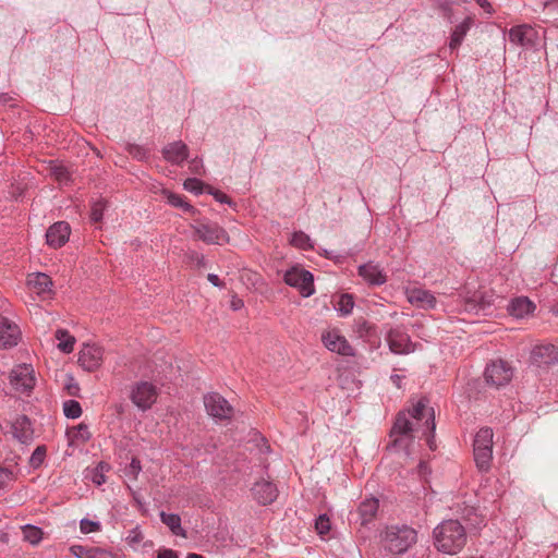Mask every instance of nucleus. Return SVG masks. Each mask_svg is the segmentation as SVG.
Here are the masks:
<instances>
[{"instance_id": "nucleus-42", "label": "nucleus", "mask_w": 558, "mask_h": 558, "mask_svg": "<svg viewBox=\"0 0 558 558\" xmlns=\"http://www.w3.org/2000/svg\"><path fill=\"white\" fill-rule=\"evenodd\" d=\"M315 527L320 535H325L330 531V520L326 514H320L315 522Z\"/></svg>"}, {"instance_id": "nucleus-40", "label": "nucleus", "mask_w": 558, "mask_h": 558, "mask_svg": "<svg viewBox=\"0 0 558 558\" xmlns=\"http://www.w3.org/2000/svg\"><path fill=\"white\" fill-rule=\"evenodd\" d=\"M46 452H47V449L45 446H38L32 453L31 456V459H29V463L33 468H39L45 458H46Z\"/></svg>"}, {"instance_id": "nucleus-44", "label": "nucleus", "mask_w": 558, "mask_h": 558, "mask_svg": "<svg viewBox=\"0 0 558 558\" xmlns=\"http://www.w3.org/2000/svg\"><path fill=\"white\" fill-rule=\"evenodd\" d=\"M80 529L84 534L97 532L100 530V523L88 519H83L80 522Z\"/></svg>"}, {"instance_id": "nucleus-14", "label": "nucleus", "mask_w": 558, "mask_h": 558, "mask_svg": "<svg viewBox=\"0 0 558 558\" xmlns=\"http://www.w3.org/2000/svg\"><path fill=\"white\" fill-rule=\"evenodd\" d=\"M509 40L513 45L529 49L537 45L538 34L527 24L517 25L510 28Z\"/></svg>"}, {"instance_id": "nucleus-9", "label": "nucleus", "mask_w": 558, "mask_h": 558, "mask_svg": "<svg viewBox=\"0 0 558 558\" xmlns=\"http://www.w3.org/2000/svg\"><path fill=\"white\" fill-rule=\"evenodd\" d=\"M386 341L390 351L395 354H409L415 351L416 344L412 342L411 337L403 327L390 328L387 332Z\"/></svg>"}, {"instance_id": "nucleus-10", "label": "nucleus", "mask_w": 558, "mask_h": 558, "mask_svg": "<svg viewBox=\"0 0 558 558\" xmlns=\"http://www.w3.org/2000/svg\"><path fill=\"white\" fill-rule=\"evenodd\" d=\"M322 342L331 352L342 356H354L355 350L337 328L325 330L322 333Z\"/></svg>"}, {"instance_id": "nucleus-46", "label": "nucleus", "mask_w": 558, "mask_h": 558, "mask_svg": "<svg viewBox=\"0 0 558 558\" xmlns=\"http://www.w3.org/2000/svg\"><path fill=\"white\" fill-rule=\"evenodd\" d=\"M207 193L213 195L214 198L221 204H230L231 203V199L227 194H225L223 192L216 190L211 186H207Z\"/></svg>"}, {"instance_id": "nucleus-41", "label": "nucleus", "mask_w": 558, "mask_h": 558, "mask_svg": "<svg viewBox=\"0 0 558 558\" xmlns=\"http://www.w3.org/2000/svg\"><path fill=\"white\" fill-rule=\"evenodd\" d=\"M128 153L137 160H144L148 157V150L137 144H129Z\"/></svg>"}, {"instance_id": "nucleus-49", "label": "nucleus", "mask_w": 558, "mask_h": 558, "mask_svg": "<svg viewBox=\"0 0 558 558\" xmlns=\"http://www.w3.org/2000/svg\"><path fill=\"white\" fill-rule=\"evenodd\" d=\"M13 478V472L5 468H0V488H2L7 482Z\"/></svg>"}, {"instance_id": "nucleus-30", "label": "nucleus", "mask_w": 558, "mask_h": 558, "mask_svg": "<svg viewBox=\"0 0 558 558\" xmlns=\"http://www.w3.org/2000/svg\"><path fill=\"white\" fill-rule=\"evenodd\" d=\"M160 520L163 524H166L170 531L177 536H186L185 530L181 526V518L175 513H166L165 511L160 512Z\"/></svg>"}, {"instance_id": "nucleus-17", "label": "nucleus", "mask_w": 558, "mask_h": 558, "mask_svg": "<svg viewBox=\"0 0 558 558\" xmlns=\"http://www.w3.org/2000/svg\"><path fill=\"white\" fill-rule=\"evenodd\" d=\"M21 339L20 327L9 318L0 315V349L15 347Z\"/></svg>"}, {"instance_id": "nucleus-2", "label": "nucleus", "mask_w": 558, "mask_h": 558, "mask_svg": "<svg viewBox=\"0 0 558 558\" xmlns=\"http://www.w3.org/2000/svg\"><path fill=\"white\" fill-rule=\"evenodd\" d=\"M466 543L468 533L459 520H444L433 530V544L441 554L457 555L462 551Z\"/></svg>"}, {"instance_id": "nucleus-25", "label": "nucleus", "mask_w": 558, "mask_h": 558, "mask_svg": "<svg viewBox=\"0 0 558 558\" xmlns=\"http://www.w3.org/2000/svg\"><path fill=\"white\" fill-rule=\"evenodd\" d=\"M70 550L76 558H114L111 551L100 547L72 545Z\"/></svg>"}, {"instance_id": "nucleus-7", "label": "nucleus", "mask_w": 558, "mask_h": 558, "mask_svg": "<svg viewBox=\"0 0 558 558\" xmlns=\"http://www.w3.org/2000/svg\"><path fill=\"white\" fill-rule=\"evenodd\" d=\"M195 235L207 244H223L229 241L227 231L216 222H198L192 226Z\"/></svg>"}, {"instance_id": "nucleus-37", "label": "nucleus", "mask_w": 558, "mask_h": 558, "mask_svg": "<svg viewBox=\"0 0 558 558\" xmlns=\"http://www.w3.org/2000/svg\"><path fill=\"white\" fill-rule=\"evenodd\" d=\"M107 207V201L100 198L92 204L90 208V220L93 222H100L104 217L105 209Z\"/></svg>"}, {"instance_id": "nucleus-11", "label": "nucleus", "mask_w": 558, "mask_h": 558, "mask_svg": "<svg viewBox=\"0 0 558 558\" xmlns=\"http://www.w3.org/2000/svg\"><path fill=\"white\" fill-rule=\"evenodd\" d=\"M10 383L16 391L29 393L36 383L33 366L31 364L16 365L11 372Z\"/></svg>"}, {"instance_id": "nucleus-51", "label": "nucleus", "mask_w": 558, "mask_h": 558, "mask_svg": "<svg viewBox=\"0 0 558 558\" xmlns=\"http://www.w3.org/2000/svg\"><path fill=\"white\" fill-rule=\"evenodd\" d=\"M417 472L421 476L425 477L426 475L430 474L432 470L429 468L428 462L421 461L417 465Z\"/></svg>"}, {"instance_id": "nucleus-22", "label": "nucleus", "mask_w": 558, "mask_h": 558, "mask_svg": "<svg viewBox=\"0 0 558 558\" xmlns=\"http://www.w3.org/2000/svg\"><path fill=\"white\" fill-rule=\"evenodd\" d=\"M378 508L379 500L375 497L366 498L365 500L361 501L356 509L360 524L365 526L371 523L376 518Z\"/></svg>"}, {"instance_id": "nucleus-24", "label": "nucleus", "mask_w": 558, "mask_h": 558, "mask_svg": "<svg viewBox=\"0 0 558 558\" xmlns=\"http://www.w3.org/2000/svg\"><path fill=\"white\" fill-rule=\"evenodd\" d=\"M28 286L32 291L41 295L44 299L49 296L52 292V280L51 278L43 272H36L29 276Z\"/></svg>"}, {"instance_id": "nucleus-61", "label": "nucleus", "mask_w": 558, "mask_h": 558, "mask_svg": "<svg viewBox=\"0 0 558 558\" xmlns=\"http://www.w3.org/2000/svg\"><path fill=\"white\" fill-rule=\"evenodd\" d=\"M464 2H466L468 0H463Z\"/></svg>"}, {"instance_id": "nucleus-26", "label": "nucleus", "mask_w": 558, "mask_h": 558, "mask_svg": "<svg viewBox=\"0 0 558 558\" xmlns=\"http://www.w3.org/2000/svg\"><path fill=\"white\" fill-rule=\"evenodd\" d=\"M353 332L364 341H371L376 336V326L364 317H356L352 324Z\"/></svg>"}, {"instance_id": "nucleus-33", "label": "nucleus", "mask_w": 558, "mask_h": 558, "mask_svg": "<svg viewBox=\"0 0 558 558\" xmlns=\"http://www.w3.org/2000/svg\"><path fill=\"white\" fill-rule=\"evenodd\" d=\"M354 307V299L352 294L343 293L340 295L336 310L341 316H348L352 313Z\"/></svg>"}, {"instance_id": "nucleus-48", "label": "nucleus", "mask_w": 558, "mask_h": 558, "mask_svg": "<svg viewBox=\"0 0 558 558\" xmlns=\"http://www.w3.org/2000/svg\"><path fill=\"white\" fill-rule=\"evenodd\" d=\"M142 471V464L141 461L137 458H132L128 472L130 475H132L134 478H137L140 472Z\"/></svg>"}, {"instance_id": "nucleus-32", "label": "nucleus", "mask_w": 558, "mask_h": 558, "mask_svg": "<svg viewBox=\"0 0 558 558\" xmlns=\"http://www.w3.org/2000/svg\"><path fill=\"white\" fill-rule=\"evenodd\" d=\"M54 336L59 340L58 348L61 352L69 354L74 350L75 338L68 330L58 329Z\"/></svg>"}, {"instance_id": "nucleus-59", "label": "nucleus", "mask_w": 558, "mask_h": 558, "mask_svg": "<svg viewBox=\"0 0 558 558\" xmlns=\"http://www.w3.org/2000/svg\"><path fill=\"white\" fill-rule=\"evenodd\" d=\"M186 558H204V557L198 554H189Z\"/></svg>"}, {"instance_id": "nucleus-12", "label": "nucleus", "mask_w": 558, "mask_h": 558, "mask_svg": "<svg viewBox=\"0 0 558 558\" xmlns=\"http://www.w3.org/2000/svg\"><path fill=\"white\" fill-rule=\"evenodd\" d=\"M204 404L207 413L218 420H230L233 415V408L219 393L211 392L204 397Z\"/></svg>"}, {"instance_id": "nucleus-28", "label": "nucleus", "mask_w": 558, "mask_h": 558, "mask_svg": "<svg viewBox=\"0 0 558 558\" xmlns=\"http://www.w3.org/2000/svg\"><path fill=\"white\" fill-rule=\"evenodd\" d=\"M472 24V19L466 17L464 21H462L460 24H458L450 37L449 48L451 50H456L459 48L461 43L463 41L465 35L470 31Z\"/></svg>"}, {"instance_id": "nucleus-57", "label": "nucleus", "mask_w": 558, "mask_h": 558, "mask_svg": "<svg viewBox=\"0 0 558 558\" xmlns=\"http://www.w3.org/2000/svg\"><path fill=\"white\" fill-rule=\"evenodd\" d=\"M66 389H68L69 395H71V396H76L77 391L80 390V388L76 384L68 385Z\"/></svg>"}, {"instance_id": "nucleus-23", "label": "nucleus", "mask_w": 558, "mask_h": 558, "mask_svg": "<svg viewBox=\"0 0 558 558\" xmlns=\"http://www.w3.org/2000/svg\"><path fill=\"white\" fill-rule=\"evenodd\" d=\"M162 156L167 161L179 166L187 159L189 148L181 141L173 142L162 149Z\"/></svg>"}, {"instance_id": "nucleus-52", "label": "nucleus", "mask_w": 558, "mask_h": 558, "mask_svg": "<svg viewBox=\"0 0 558 558\" xmlns=\"http://www.w3.org/2000/svg\"><path fill=\"white\" fill-rule=\"evenodd\" d=\"M191 259L195 262L197 267H205L206 266V259L205 256L198 253H193L191 256Z\"/></svg>"}, {"instance_id": "nucleus-8", "label": "nucleus", "mask_w": 558, "mask_h": 558, "mask_svg": "<svg viewBox=\"0 0 558 558\" xmlns=\"http://www.w3.org/2000/svg\"><path fill=\"white\" fill-rule=\"evenodd\" d=\"M484 376L487 384L498 388L511 380L513 369L506 361L497 360L486 366Z\"/></svg>"}, {"instance_id": "nucleus-21", "label": "nucleus", "mask_w": 558, "mask_h": 558, "mask_svg": "<svg viewBox=\"0 0 558 558\" xmlns=\"http://www.w3.org/2000/svg\"><path fill=\"white\" fill-rule=\"evenodd\" d=\"M407 299L412 305L424 310H433L437 303L435 295L430 291L422 288L408 290Z\"/></svg>"}, {"instance_id": "nucleus-47", "label": "nucleus", "mask_w": 558, "mask_h": 558, "mask_svg": "<svg viewBox=\"0 0 558 558\" xmlns=\"http://www.w3.org/2000/svg\"><path fill=\"white\" fill-rule=\"evenodd\" d=\"M420 433H421V437L425 438L426 445L428 446V448L432 451L436 450L437 445H436V440H435V430L434 432H429V430H424V428H422L420 430Z\"/></svg>"}, {"instance_id": "nucleus-38", "label": "nucleus", "mask_w": 558, "mask_h": 558, "mask_svg": "<svg viewBox=\"0 0 558 558\" xmlns=\"http://www.w3.org/2000/svg\"><path fill=\"white\" fill-rule=\"evenodd\" d=\"M291 244L301 250H307L312 247L311 238L303 231L293 233Z\"/></svg>"}, {"instance_id": "nucleus-13", "label": "nucleus", "mask_w": 558, "mask_h": 558, "mask_svg": "<svg viewBox=\"0 0 558 558\" xmlns=\"http://www.w3.org/2000/svg\"><path fill=\"white\" fill-rule=\"evenodd\" d=\"M251 494L258 505L268 506L278 498L279 490L274 482L262 478L254 483Z\"/></svg>"}, {"instance_id": "nucleus-55", "label": "nucleus", "mask_w": 558, "mask_h": 558, "mask_svg": "<svg viewBox=\"0 0 558 558\" xmlns=\"http://www.w3.org/2000/svg\"><path fill=\"white\" fill-rule=\"evenodd\" d=\"M486 13L493 12V7L488 0H474Z\"/></svg>"}, {"instance_id": "nucleus-60", "label": "nucleus", "mask_w": 558, "mask_h": 558, "mask_svg": "<svg viewBox=\"0 0 558 558\" xmlns=\"http://www.w3.org/2000/svg\"><path fill=\"white\" fill-rule=\"evenodd\" d=\"M118 413H122L123 412V407L122 405H119V408L117 409Z\"/></svg>"}, {"instance_id": "nucleus-54", "label": "nucleus", "mask_w": 558, "mask_h": 558, "mask_svg": "<svg viewBox=\"0 0 558 558\" xmlns=\"http://www.w3.org/2000/svg\"><path fill=\"white\" fill-rule=\"evenodd\" d=\"M208 281L214 284L215 287H223V282L220 280V278L215 274H208L207 276Z\"/></svg>"}, {"instance_id": "nucleus-45", "label": "nucleus", "mask_w": 558, "mask_h": 558, "mask_svg": "<svg viewBox=\"0 0 558 558\" xmlns=\"http://www.w3.org/2000/svg\"><path fill=\"white\" fill-rule=\"evenodd\" d=\"M108 469H109L108 464H106L104 462L99 463L93 474L92 481L98 486L102 485L106 482L104 471L108 470Z\"/></svg>"}, {"instance_id": "nucleus-56", "label": "nucleus", "mask_w": 558, "mask_h": 558, "mask_svg": "<svg viewBox=\"0 0 558 558\" xmlns=\"http://www.w3.org/2000/svg\"><path fill=\"white\" fill-rule=\"evenodd\" d=\"M402 376L398 375V374H392L390 376V380L393 383V385L397 387V388H401V383H402Z\"/></svg>"}, {"instance_id": "nucleus-3", "label": "nucleus", "mask_w": 558, "mask_h": 558, "mask_svg": "<svg viewBox=\"0 0 558 558\" xmlns=\"http://www.w3.org/2000/svg\"><path fill=\"white\" fill-rule=\"evenodd\" d=\"M380 539L385 550L402 555L416 544L417 531L408 524H390L381 531Z\"/></svg>"}, {"instance_id": "nucleus-19", "label": "nucleus", "mask_w": 558, "mask_h": 558, "mask_svg": "<svg viewBox=\"0 0 558 558\" xmlns=\"http://www.w3.org/2000/svg\"><path fill=\"white\" fill-rule=\"evenodd\" d=\"M531 359L539 367L555 365L558 363V347L551 343L536 345L532 350Z\"/></svg>"}, {"instance_id": "nucleus-50", "label": "nucleus", "mask_w": 558, "mask_h": 558, "mask_svg": "<svg viewBox=\"0 0 558 558\" xmlns=\"http://www.w3.org/2000/svg\"><path fill=\"white\" fill-rule=\"evenodd\" d=\"M203 162L202 160L195 158L190 161L189 169L194 174H202L203 173Z\"/></svg>"}, {"instance_id": "nucleus-20", "label": "nucleus", "mask_w": 558, "mask_h": 558, "mask_svg": "<svg viewBox=\"0 0 558 558\" xmlns=\"http://www.w3.org/2000/svg\"><path fill=\"white\" fill-rule=\"evenodd\" d=\"M11 433L14 439L21 444H29L34 438L32 422L27 415H19L11 423Z\"/></svg>"}, {"instance_id": "nucleus-31", "label": "nucleus", "mask_w": 558, "mask_h": 558, "mask_svg": "<svg viewBox=\"0 0 558 558\" xmlns=\"http://www.w3.org/2000/svg\"><path fill=\"white\" fill-rule=\"evenodd\" d=\"M162 195L171 206L181 208L185 213H194V207L185 201L184 196L175 194L169 190H162Z\"/></svg>"}, {"instance_id": "nucleus-16", "label": "nucleus", "mask_w": 558, "mask_h": 558, "mask_svg": "<svg viewBox=\"0 0 558 558\" xmlns=\"http://www.w3.org/2000/svg\"><path fill=\"white\" fill-rule=\"evenodd\" d=\"M357 275L368 284L380 287L387 282V274L379 264L368 262L357 267Z\"/></svg>"}, {"instance_id": "nucleus-39", "label": "nucleus", "mask_w": 558, "mask_h": 558, "mask_svg": "<svg viewBox=\"0 0 558 558\" xmlns=\"http://www.w3.org/2000/svg\"><path fill=\"white\" fill-rule=\"evenodd\" d=\"M183 186L186 191L202 194L203 192H207V186L203 181L196 178H189L184 181Z\"/></svg>"}, {"instance_id": "nucleus-6", "label": "nucleus", "mask_w": 558, "mask_h": 558, "mask_svg": "<svg viewBox=\"0 0 558 558\" xmlns=\"http://www.w3.org/2000/svg\"><path fill=\"white\" fill-rule=\"evenodd\" d=\"M283 281L300 291L301 295L308 298L314 294V276L311 271L300 268L291 267L283 275Z\"/></svg>"}, {"instance_id": "nucleus-34", "label": "nucleus", "mask_w": 558, "mask_h": 558, "mask_svg": "<svg viewBox=\"0 0 558 558\" xmlns=\"http://www.w3.org/2000/svg\"><path fill=\"white\" fill-rule=\"evenodd\" d=\"M50 174L60 184H68L71 181V173L63 165H52L50 168Z\"/></svg>"}, {"instance_id": "nucleus-5", "label": "nucleus", "mask_w": 558, "mask_h": 558, "mask_svg": "<svg viewBox=\"0 0 558 558\" xmlns=\"http://www.w3.org/2000/svg\"><path fill=\"white\" fill-rule=\"evenodd\" d=\"M129 398L138 410L145 412L156 403L158 389L150 381L140 380L130 385Z\"/></svg>"}, {"instance_id": "nucleus-29", "label": "nucleus", "mask_w": 558, "mask_h": 558, "mask_svg": "<svg viewBox=\"0 0 558 558\" xmlns=\"http://www.w3.org/2000/svg\"><path fill=\"white\" fill-rule=\"evenodd\" d=\"M70 444L80 442L85 444L92 438L89 427L85 423H81L66 432Z\"/></svg>"}, {"instance_id": "nucleus-58", "label": "nucleus", "mask_w": 558, "mask_h": 558, "mask_svg": "<svg viewBox=\"0 0 558 558\" xmlns=\"http://www.w3.org/2000/svg\"><path fill=\"white\" fill-rule=\"evenodd\" d=\"M242 306H243V301H242V300H240V299L233 300V301L231 302V307H232L234 311L240 310Z\"/></svg>"}, {"instance_id": "nucleus-53", "label": "nucleus", "mask_w": 558, "mask_h": 558, "mask_svg": "<svg viewBox=\"0 0 558 558\" xmlns=\"http://www.w3.org/2000/svg\"><path fill=\"white\" fill-rule=\"evenodd\" d=\"M157 558H179L172 549H162L158 551Z\"/></svg>"}, {"instance_id": "nucleus-18", "label": "nucleus", "mask_w": 558, "mask_h": 558, "mask_svg": "<svg viewBox=\"0 0 558 558\" xmlns=\"http://www.w3.org/2000/svg\"><path fill=\"white\" fill-rule=\"evenodd\" d=\"M71 227L66 221H57L46 232V242L52 248L62 247L70 239Z\"/></svg>"}, {"instance_id": "nucleus-27", "label": "nucleus", "mask_w": 558, "mask_h": 558, "mask_svg": "<svg viewBox=\"0 0 558 558\" xmlns=\"http://www.w3.org/2000/svg\"><path fill=\"white\" fill-rule=\"evenodd\" d=\"M534 308L535 305L527 298L521 296L511 301L508 311L511 316L522 318L532 313Z\"/></svg>"}, {"instance_id": "nucleus-35", "label": "nucleus", "mask_w": 558, "mask_h": 558, "mask_svg": "<svg viewBox=\"0 0 558 558\" xmlns=\"http://www.w3.org/2000/svg\"><path fill=\"white\" fill-rule=\"evenodd\" d=\"M43 530L35 525H26L23 529L24 539L32 545H37L43 539Z\"/></svg>"}, {"instance_id": "nucleus-15", "label": "nucleus", "mask_w": 558, "mask_h": 558, "mask_svg": "<svg viewBox=\"0 0 558 558\" xmlns=\"http://www.w3.org/2000/svg\"><path fill=\"white\" fill-rule=\"evenodd\" d=\"M104 350L97 344H84L78 354L80 365L87 372H95L102 363Z\"/></svg>"}, {"instance_id": "nucleus-36", "label": "nucleus", "mask_w": 558, "mask_h": 558, "mask_svg": "<svg viewBox=\"0 0 558 558\" xmlns=\"http://www.w3.org/2000/svg\"><path fill=\"white\" fill-rule=\"evenodd\" d=\"M63 412L68 418H78L82 415V407L76 400H66L63 403Z\"/></svg>"}, {"instance_id": "nucleus-1", "label": "nucleus", "mask_w": 558, "mask_h": 558, "mask_svg": "<svg viewBox=\"0 0 558 558\" xmlns=\"http://www.w3.org/2000/svg\"><path fill=\"white\" fill-rule=\"evenodd\" d=\"M422 428L429 432L436 429L435 411L429 407L427 397H421L412 409L397 414L389 434L391 438L389 447L408 449L415 437L414 434H418Z\"/></svg>"}, {"instance_id": "nucleus-4", "label": "nucleus", "mask_w": 558, "mask_h": 558, "mask_svg": "<svg viewBox=\"0 0 558 558\" xmlns=\"http://www.w3.org/2000/svg\"><path fill=\"white\" fill-rule=\"evenodd\" d=\"M493 429L482 427L474 437L473 454L476 466L480 471L486 472L490 468L493 458Z\"/></svg>"}, {"instance_id": "nucleus-43", "label": "nucleus", "mask_w": 558, "mask_h": 558, "mask_svg": "<svg viewBox=\"0 0 558 558\" xmlns=\"http://www.w3.org/2000/svg\"><path fill=\"white\" fill-rule=\"evenodd\" d=\"M453 2L451 0H437L436 8L447 19H450L453 13Z\"/></svg>"}]
</instances>
